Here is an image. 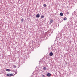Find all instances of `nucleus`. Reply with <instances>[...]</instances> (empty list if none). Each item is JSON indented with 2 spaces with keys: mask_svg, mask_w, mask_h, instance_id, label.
Wrapping results in <instances>:
<instances>
[{
  "mask_svg": "<svg viewBox=\"0 0 77 77\" xmlns=\"http://www.w3.org/2000/svg\"><path fill=\"white\" fill-rule=\"evenodd\" d=\"M7 76H8V77H11V76H13V74L12 73H8L7 74Z\"/></svg>",
  "mask_w": 77,
  "mask_h": 77,
  "instance_id": "1",
  "label": "nucleus"
},
{
  "mask_svg": "<svg viewBox=\"0 0 77 77\" xmlns=\"http://www.w3.org/2000/svg\"><path fill=\"white\" fill-rule=\"evenodd\" d=\"M47 75L48 76V77H50L51 76V73H48L47 74Z\"/></svg>",
  "mask_w": 77,
  "mask_h": 77,
  "instance_id": "2",
  "label": "nucleus"
},
{
  "mask_svg": "<svg viewBox=\"0 0 77 77\" xmlns=\"http://www.w3.org/2000/svg\"><path fill=\"white\" fill-rule=\"evenodd\" d=\"M49 55L50 56H52L53 55V54L52 52H51L49 54Z\"/></svg>",
  "mask_w": 77,
  "mask_h": 77,
  "instance_id": "3",
  "label": "nucleus"
},
{
  "mask_svg": "<svg viewBox=\"0 0 77 77\" xmlns=\"http://www.w3.org/2000/svg\"><path fill=\"white\" fill-rule=\"evenodd\" d=\"M37 18H39L40 17V15L39 14H37L36 15Z\"/></svg>",
  "mask_w": 77,
  "mask_h": 77,
  "instance_id": "4",
  "label": "nucleus"
},
{
  "mask_svg": "<svg viewBox=\"0 0 77 77\" xmlns=\"http://www.w3.org/2000/svg\"><path fill=\"white\" fill-rule=\"evenodd\" d=\"M6 71H8V72H9V71H11V70H10L9 69H6Z\"/></svg>",
  "mask_w": 77,
  "mask_h": 77,
  "instance_id": "5",
  "label": "nucleus"
},
{
  "mask_svg": "<svg viewBox=\"0 0 77 77\" xmlns=\"http://www.w3.org/2000/svg\"><path fill=\"white\" fill-rule=\"evenodd\" d=\"M43 6L45 7V8L47 6V5L45 4H44L43 5Z\"/></svg>",
  "mask_w": 77,
  "mask_h": 77,
  "instance_id": "6",
  "label": "nucleus"
},
{
  "mask_svg": "<svg viewBox=\"0 0 77 77\" xmlns=\"http://www.w3.org/2000/svg\"><path fill=\"white\" fill-rule=\"evenodd\" d=\"M60 16H63V13H60Z\"/></svg>",
  "mask_w": 77,
  "mask_h": 77,
  "instance_id": "7",
  "label": "nucleus"
},
{
  "mask_svg": "<svg viewBox=\"0 0 77 77\" xmlns=\"http://www.w3.org/2000/svg\"><path fill=\"white\" fill-rule=\"evenodd\" d=\"M53 20H50V23H53Z\"/></svg>",
  "mask_w": 77,
  "mask_h": 77,
  "instance_id": "8",
  "label": "nucleus"
},
{
  "mask_svg": "<svg viewBox=\"0 0 77 77\" xmlns=\"http://www.w3.org/2000/svg\"><path fill=\"white\" fill-rule=\"evenodd\" d=\"M41 18H44V16H42Z\"/></svg>",
  "mask_w": 77,
  "mask_h": 77,
  "instance_id": "9",
  "label": "nucleus"
},
{
  "mask_svg": "<svg viewBox=\"0 0 77 77\" xmlns=\"http://www.w3.org/2000/svg\"><path fill=\"white\" fill-rule=\"evenodd\" d=\"M46 68H46V67H44V68H43V69H44V70H46Z\"/></svg>",
  "mask_w": 77,
  "mask_h": 77,
  "instance_id": "10",
  "label": "nucleus"
},
{
  "mask_svg": "<svg viewBox=\"0 0 77 77\" xmlns=\"http://www.w3.org/2000/svg\"><path fill=\"white\" fill-rule=\"evenodd\" d=\"M21 21L22 22H23V21H24V19H22L21 20Z\"/></svg>",
  "mask_w": 77,
  "mask_h": 77,
  "instance_id": "11",
  "label": "nucleus"
},
{
  "mask_svg": "<svg viewBox=\"0 0 77 77\" xmlns=\"http://www.w3.org/2000/svg\"><path fill=\"white\" fill-rule=\"evenodd\" d=\"M67 18L66 17H64L63 19L64 20H66Z\"/></svg>",
  "mask_w": 77,
  "mask_h": 77,
  "instance_id": "12",
  "label": "nucleus"
},
{
  "mask_svg": "<svg viewBox=\"0 0 77 77\" xmlns=\"http://www.w3.org/2000/svg\"><path fill=\"white\" fill-rule=\"evenodd\" d=\"M67 14H69V12H67Z\"/></svg>",
  "mask_w": 77,
  "mask_h": 77,
  "instance_id": "13",
  "label": "nucleus"
},
{
  "mask_svg": "<svg viewBox=\"0 0 77 77\" xmlns=\"http://www.w3.org/2000/svg\"><path fill=\"white\" fill-rule=\"evenodd\" d=\"M42 76V77H45V75H43Z\"/></svg>",
  "mask_w": 77,
  "mask_h": 77,
  "instance_id": "14",
  "label": "nucleus"
}]
</instances>
